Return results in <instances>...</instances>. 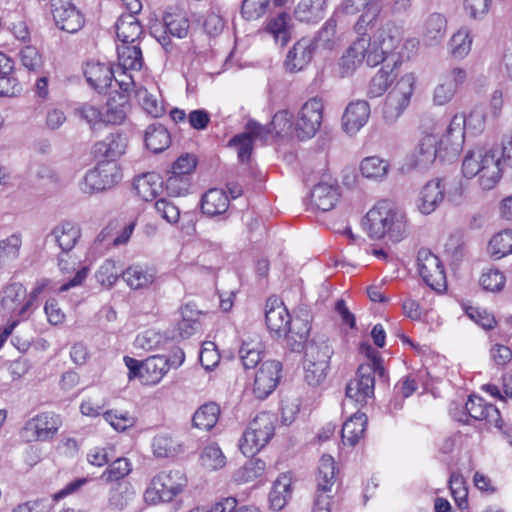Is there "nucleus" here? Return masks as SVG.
Segmentation results:
<instances>
[{"label": "nucleus", "instance_id": "53", "mask_svg": "<svg viewBox=\"0 0 512 512\" xmlns=\"http://www.w3.org/2000/svg\"><path fill=\"white\" fill-rule=\"evenodd\" d=\"M74 115L85 121L90 128L104 124L103 110L92 102H84L74 109Z\"/></svg>", "mask_w": 512, "mask_h": 512}, {"label": "nucleus", "instance_id": "63", "mask_svg": "<svg viewBox=\"0 0 512 512\" xmlns=\"http://www.w3.org/2000/svg\"><path fill=\"white\" fill-rule=\"evenodd\" d=\"M157 214L170 224H175L180 218L179 207L169 199L159 198L154 204Z\"/></svg>", "mask_w": 512, "mask_h": 512}, {"label": "nucleus", "instance_id": "39", "mask_svg": "<svg viewBox=\"0 0 512 512\" xmlns=\"http://www.w3.org/2000/svg\"><path fill=\"white\" fill-rule=\"evenodd\" d=\"M292 478L289 474H281L274 482L269 493V503L273 510H282L292 495Z\"/></svg>", "mask_w": 512, "mask_h": 512}, {"label": "nucleus", "instance_id": "54", "mask_svg": "<svg viewBox=\"0 0 512 512\" xmlns=\"http://www.w3.org/2000/svg\"><path fill=\"white\" fill-rule=\"evenodd\" d=\"M165 32L177 38L187 36L190 23L186 16L181 14L166 13L163 18Z\"/></svg>", "mask_w": 512, "mask_h": 512}, {"label": "nucleus", "instance_id": "12", "mask_svg": "<svg viewBox=\"0 0 512 512\" xmlns=\"http://www.w3.org/2000/svg\"><path fill=\"white\" fill-rule=\"evenodd\" d=\"M1 306L13 316L26 319L32 310V299L29 298L26 288L18 282L7 284L2 289Z\"/></svg>", "mask_w": 512, "mask_h": 512}, {"label": "nucleus", "instance_id": "10", "mask_svg": "<svg viewBox=\"0 0 512 512\" xmlns=\"http://www.w3.org/2000/svg\"><path fill=\"white\" fill-rule=\"evenodd\" d=\"M121 179L122 173L116 162L98 161L96 167L85 174L81 190L85 193L103 191L113 187Z\"/></svg>", "mask_w": 512, "mask_h": 512}, {"label": "nucleus", "instance_id": "5", "mask_svg": "<svg viewBox=\"0 0 512 512\" xmlns=\"http://www.w3.org/2000/svg\"><path fill=\"white\" fill-rule=\"evenodd\" d=\"M276 416L261 412L249 423L240 441L239 448L246 456H253L265 447L274 435Z\"/></svg>", "mask_w": 512, "mask_h": 512}, {"label": "nucleus", "instance_id": "26", "mask_svg": "<svg viewBox=\"0 0 512 512\" xmlns=\"http://www.w3.org/2000/svg\"><path fill=\"white\" fill-rule=\"evenodd\" d=\"M392 63H385L372 77L367 94L371 98L379 97L384 94L398 75V66L401 65L400 59H392Z\"/></svg>", "mask_w": 512, "mask_h": 512}, {"label": "nucleus", "instance_id": "50", "mask_svg": "<svg viewBox=\"0 0 512 512\" xmlns=\"http://www.w3.org/2000/svg\"><path fill=\"white\" fill-rule=\"evenodd\" d=\"M389 163L377 156L366 157L361 161L360 171L365 178L382 180L389 171Z\"/></svg>", "mask_w": 512, "mask_h": 512}, {"label": "nucleus", "instance_id": "56", "mask_svg": "<svg viewBox=\"0 0 512 512\" xmlns=\"http://www.w3.org/2000/svg\"><path fill=\"white\" fill-rule=\"evenodd\" d=\"M131 472V463L126 458H117L102 473L100 479L106 483L116 482L126 477Z\"/></svg>", "mask_w": 512, "mask_h": 512}, {"label": "nucleus", "instance_id": "9", "mask_svg": "<svg viewBox=\"0 0 512 512\" xmlns=\"http://www.w3.org/2000/svg\"><path fill=\"white\" fill-rule=\"evenodd\" d=\"M466 116L455 114L444 134L438 138L440 161H453L460 155L465 141Z\"/></svg>", "mask_w": 512, "mask_h": 512}, {"label": "nucleus", "instance_id": "46", "mask_svg": "<svg viewBox=\"0 0 512 512\" xmlns=\"http://www.w3.org/2000/svg\"><path fill=\"white\" fill-rule=\"evenodd\" d=\"M134 497L135 491L128 482H118L109 491L108 505L114 510H123Z\"/></svg>", "mask_w": 512, "mask_h": 512}, {"label": "nucleus", "instance_id": "59", "mask_svg": "<svg viewBox=\"0 0 512 512\" xmlns=\"http://www.w3.org/2000/svg\"><path fill=\"white\" fill-rule=\"evenodd\" d=\"M103 417L114 430L119 432L133 427L136 423V419L127 411L108 410L103 413Z\"/></svg>", "mask_w": 512, "mask_h": 512}, {"label": "nucleus", "instance_id": "51", "mask_svg": "<svg viewBox=\"0 0 512 512\" xmlns=\"http://www.w3.org/2000/svg\"><path fill=\"white\" fill-rule=\"evenodd\" d=\"M488 251L495 260L501 259L512 253V230H504L492 237L488 245Z\"/></svg>", "mask_w": 512, "mask_h": 512}, {"label": "nucleus", "instance_id": "60", "mask_svg": "<svg viewBox=\"0 0 512 512\" xmlns=\"http://www.w3.org/2000/svg\"><path fill=\"white\" fill-rule=\"evenodd\" d=\"M270 0H242L241 16L247 21L261 18L267 11Z\"/></svg>", "mask_w": 512, "mask_h": 512}, {"label": "nucleus", "instance_id": "2", "mask_svg": "<svg viewBox=\"0 0 512 512\" xmlns=\"http://www.w3.org/2000/svg\"><path fill=\"white\" fill-rule=\"evenodd\" d=\"M364 226L374 239L388 236L391 241L399 242L407 233L405 213L388 201L378 202L367 212Z\"/></svg>", "mask_w": 512, "mask_h": 512}, {"label": "nucleus", "instance_id": "34", "mask_svg": "<svg viewBox=\"0 0 512 512\" xmlns=\"http://www.w3.org/2000/svg\"><path fill=\"white\" fill-rule=\"evenodd\" d=\"M447 29L446 17L441 13L429 14L422 28V37L427 45H435L439 43L445 36Z\"/></svg>", "mask_w": 512, "mask_h": 512}, {"label": "nucleus", "instance_id": "43", "mask_svg": "<svg viewBox=\"0 0 512 512\" xmlns=\"http://www.w3.org/2000/svg\"><path fill=\"white\" fill-rule=\"evenodd\" d=\"M145 144L153 153H160L170 146L171 137L163 125L151 124L145 132Z\"/></svg>", "mask_w": 512, "mask_h": 512}, {"label": "nucleus", "instance_id": "23", "mask_svg": "<svg viewBox=\"0 0 512 512\" xmlns=\"http://www.w3.org/2000/svg\"><path fill=\"white\" fill-rule=\"evenodd\" d=\"M81 237L80 227L71 221H62L56 225L47 239L57 244L64 254L70 253Z\"/></svg>", "mask_w": 512, "mask_h": 512}, {"label": "nucleus", "instance_id": "31", "mask_svg": "<svg viewBox=\"0 0 512 512\" xmlns=\"http://www.w3.org/2000/svg\"><path fill=\"white\" fill-rule=\"evenodd\" d=\"M116 34L122 44H139L143 35V28L133 14H122L116 24Z\"/></svg>", "mask_w": 512, "mask_h": 512}, {"label": "nucleus", "instance_id": "52", "mask_svg": "<svg viewBox=\"0 0 512 512\" xmlns=\"http://www.w3.org/2000/svg\"><path fill=\"white\" fill-rule=\"evenodd\" d=\"M122 270L113 259H106L95 273V279L102 287L112 288L121 276Z\"/></svg>", "mask_w": 512, "mask_h": 512}, {"label": "nucleus", "instance_id": "27", "mask_svg": "<svg viewBox=\"0 0 512 512\" xmlns=\"http://www.w3.org/2000/svg\"><path fill=\"white\" fill-rule=\"evenodd\" d=\"M263 31L270 35L276 44L285 46L291 39L292 22L286 12H279L270 16L265 23Z\"/></svg>", "mask_w": 512, "mask_h": 512}, {"label": "nucleus", "instance_id": "13", "mask_svg": "<svg viewBox=\"0 0 512 512\" xmlns=\"http://www.w3.org/2000/svg\"><path fill=\"white\" fill-rule=\"evenodd\" d=\"M478 421H486L487 424L493 425L498 429H502V418L498 408L492 404L487 403L482 397L471 395L469 396L466 404L465 411L461 416L453 414V417L462 423L468 424L466 416Z\"/></svg>", "mask_w": 512, "mask_h": 512}, {"label": "nucleus", "instance_id": "49", "mask_svg": "<svg viewBox=\"0 0 512 512\" xmlns=\"http://www.w3.org/2000/svg\"><path fill=\"white\" fill-rule=\"evenodd\" d=\"M332 355L333 348L327 340H312L305 348V361L307 362H321L324 365H329Z\"/></svg>", "mask_w": 512, "mask_h": 512}, {"label": "nucleus", "instance_id": "11", "mask_svg": "<svg viewBox=\"0 0 512 512\" xmlns=\"http://www.w3.org/2000/svg\"><path fill=\"white\" fill-rule=\"evenodd\" d=\"M323 110L324 104L319 97H313L302 105L295 123L296 135L300 140L315 136L322 124Z\"/></svg>", "mask_w": 512, "mask_h": 512}, {"label": "nucleus", "instance_id": "62", "mask_svg": "<svg viewBox=\"0 0 512 512\" xmlns=\"http://www.w3.org/2000/svg\"><path fill=\"white\" fill-rule=\"evenodd\" d=\"M253 142L252 138L248 136V133L244 131L231 138L228 145L236 149L239 161L246 163L250 160Z\"/></svg>", "mask_w": 512, "mask_h": 512}, {"label": "nucleus", "instance_id": "22", "mask_svg": "<svg viewBox=\"0 0 512 512\" xmlns=\"http://www.w3.org/2000/svg\"><path fill=\"white\" fill-rule=\"evenodd\" d=\"M370 117V105L364 100L348 104L342 117V126L346 133L356 134Z\"/></svg>", "mask_w": 512, "mask_h": 512}, {"label": "nucleus", "instance_id": "48", "mask_svg": "<svg viewBox=\"0 0 512 512\" xmlns=\"http://www.w3.org/2000/svg\"><path fill=\"white\" fill-rule=\"evenodd\" d=\"M337 23L334 18H329L319 30L317 36L312 41L313 47L332 50L340 40L336 31Z\"/></svg>", "mask_w": 512, "mask_h": 512}, {"label": "nucleus", "instance_id": "64", "mask_svg": "<svg viewBox=\"0 0 512 512\" xmlns=\"http://www.w3.org/2000/svg\"><path fill=\"white\" fill-rule=\"evenodd\" d=\"M504 274L497 269H489L482 273L480 277V285L484 290L490 292H498L504 288L505 285Z\"/></svg>", "mask_w": 512, "mask_h": 512}, {"label": "nucleus", "instance_id": "30", "mask_svg": "<svg viewBox=\"0 0 512 512\" xmlns=\"http://www.w3.org/2000/svg\"><path fill=\"white\" fill-rule=\"evenodd\" d=\"M84 76L94 90L102 92L111 85L114 72L108 64L88 62L84 68Z\"/></svg>", "mask_w": 512, "mask_h": 512}, {"label": "nucleus", "instance_id": "42", "mask_svg": "<svg viewBox=\"0 0 512 512\" xmlns=\"http://www.w3.org/2000/svg\"><path fill=\"white\" fill-rule=\"evenodd\" d=\"M119 69L140 70L143 66L139 44H121L117 47Z\"/></svg>", "mask_w": 512, "mask_h": 512}, {"label": "nucleus", "instance_id": "1", "mask_svg": "<svg viewBox=\"0 0 512 512\" xmlns=\"http://www.w3.org/2000/svg\"><path fill=\"white\" fill-rule=\"evenodd\" d=\"M460 206L466 201V186L462 180L434 178L420 190L416 207L423 215H430L444 202Z\"/></svg>", "mask_w": 512, "mask_h": 512}, {"label": "nucleus", "instance_id": "47", "mask_svg": "<svg viewBox=\"0 0 512 512\" xmlns=\"http://www.w3.org/2000/svg\"><path fill=\"white\" fill-rule=\"evenodd\" d=\"M220 408L216 403L202 405L193 415L192 421L195 427L209 431L217 423Z\"/></svg>", "mask_w": 512, "mask_h": 512}, {"label": "nucleus", "instance_id": "33", "mask_svg": "<svg viewBox=\"0 0 512 512\" xmlns=\"http://www.w3.org/2000/svg\"><path fill=\"white\" fill-rule=\"evenodd\" d=\"M328 0H301L295 10V18L300 22L317 23L325 16Z\"/></svg>", "mask_w": 512, "mask_h": 512}, {"label": "nucleus", "instance_id": "25", "mask_svg": "<svg viewBox=\"0 0 512 512\" xmlns=\"http://www.w3.org/2000/svg\"><path fill=\"white\" fill-rule=\"evenodd\" d=\"M340 197L339 188L334 183L320 182L310 193V203L314 210L327 212L335 207Z\"/></svg>", "mask_w": 512, "mask_h": 512}, {"label": "nucleus", "instance_id": "35", "mask_svg": "<svg viewBox=\"0 0 512 512\" xmlns=\"http://www.w3.org/2000/svg\"><path fill=\"white\" fill-rule=\"evenodd\" d=\"M337 467L334 458L329 454L321 456L316 475V490L331 493L336 482Z\"/></svg>", "mask_w": 512, "mask_h": 512}, {"label": "nucleus", "instance_id": "36", "mask_svg": "<svg viewBox=\"0 0 512 512\" xmlns=\"http://www.w3.org/2000/svg\"><path fill=\"white\" fill-rule=\"evenodd\" d=\"M376 43L382 45V49L386 50L391 55V60L399 59L395 57L393 51L397 49L402 41V29L393 22H386L381 25L374 33Z\"/></svg>", "mask_w": 512, "mask_h": 512}, {"label": "nucleus", "instance_id": "17", "mask_svg": "<svg viewBox=\"0 0 512 512\" xmlns=\"http://www.w3.org/2000/svg\"><path fill=\"white\" fill-rule=\"evenodd\" d=\"M282 365L276 360L264 361L256 372L253 393L258 399H265L277 387Z\"/></svg>", "mask_w": 512, "mask_h": 512}, {"label": "nucleus", "instance_id": "41", "mask_svg": "<svg viewBox=\"0 0 512 512\" xmlns=\"http://www.w3.org/2000/svg\"><path fill=\"white\" fill-rule=\"evenodd\" d=\"M139 105L152 117L158 118L165 113L164 102L159 92H150L145 87H137L134 91Z\"/></svg>", "mask_w": 512, "mask_h": 512}, {"label": "nucleus", "instance_id": "45", "mask_svg": "<svg viewBox=\"0 0 512 512\" xmlns=\"http://www.w3.org/2000/svg\"><path fill=\"white\" fill-rule=\"evenodd\" d=\"M472 41L471 31L467 27L460 28L448 42L449 54L454 59H464L471 51Z\"/></svg>", "mask_w": 512, "mask_h": 512}, {"label": "nucleus", "instance_id": "55", "mask_svg": "<svg viewBox=\"0 0 512 512\" xmlns=\"http://www.w3.org/2000/svg\"><path fill=\"white\" fill-rule=\"evenodd\" d=\"M200 460L202 466L209 470L221 469L226 464V457L220 447L215 443L208 444L204 447Z\"/></svg>", "mask_w": 512, "mask_h": 512}, {"label": "nucleus", "instance_id": "19", "mask_svg": "<svg viewBox=\"0 0 512 512\" xmlns=\"http://www.w3.org/2000/svg\"><path fill=\"white\" fill-rule=\"evenodd\" d=\"M265 307V321L270 333L275 337L286 336L292 322L284 303L277 298H269Z\"/></svg>", "mask_w": 512, "mask_h": 512}, {"label": "nucleus", "instance_id": "57", "mask_svg": "<svg viewBox=\"0 0 512 512\" xmlns=\"http://www.w3.org/2000/svg\"><path fill=\"white\" fill-rule=\"evenodd\" d=\"M162 182L156 174L150 173L140 177L135 183V189L139 196L145 201H149L156 197L158 189L161 187Z\"/></svg>", "mask_w": 512, "mask_h": 512}, {"label": "nucleus", "instance_id": "40", "mask_svg": "<svg viewBox=\"0 0 512 512\" xmlns=\"http://www.w3.org/2000/svg\"><path fill=\"white\" fill-rule=\"evenodd\" d=\"M367 416L364 413L353 414L342 426L341 437L344 444L355 446L364 436Z\"/></svg>", "mask_w": 512, "mask_h": 512}, {"label": "nucleus", "instance_id": "8", "mask_svg": "<svg viewBox=\"0 0 512 512\" xmlns=\"http://www.w3.org/2000/svg\"><path fill=\"white\" fill-rule=\"evenodd\" d=\"M383 376L385 371L380 360L373 358L371 363L359 366L356 376L346 385V397L363 406L374 396L375 373Z\"/></svg>", "mask_w": 512, "mask_h": 512}, {"label": "nucleus", "instance_id": "38", "mask_svg": "<svg viewBox=\"0 0 512 512\" xmlns=\"http://www.w3.org/2000/svg\"><path fill=\"white\" fill-rule=\"evenodd\" d=\"M121 277L132 290L147 289L155 280L154 273L141 265L129 266L121 272Z\"/></svg>", "mask_w": 512, "mask_h": 512}, {"label": "nucleus", "instance_id": "18", "mask_svg": "<svg viewBox=\"0 0 512 512\" xmlns=\"http://www.w3.org/2000/svg\"><path fill=\"white\" fill-rule=\"evenodd\" d=\"M62 425L60 415L53 412L39 414L29 420L24 430L31 434L29 440L45 441L52 438Z\"/></svg>", "mask_w": 512, "mask_h": 512}, {"label": "nucleus", "instance_id": "14", "mask_svg": "<svg viewBox=\"0 0 512 512\" xmlns=\"http://www.w3.org/2000/svg\"><path fill=\"white\" fill-rule=\"evenodd\" d=\"M467 72L464 68L453 67L446 70L439 78L433 90V103L437 106L448 104L455 96L457 90L466 81Z\"/></svg>", "mask_w": 512, "mask_h": 512}, {"label": "nucleus", "instance_id": "32", "mask_svg": "<svg viewBox=\"0 0 512 512\" xmlns=\"http://www.w3.org/2000/svg\"><path fill=\"white\" fill-rule=\"evenodd\" d=\"M168 360L163 355H153L143 361V374H141V383L144 385H155L169 371Z\"/></svg>", "mask_w": 512, "mask_h": 512}, {"label": "nucleus", "instance_id": "6", "mask_svg": "<svg viewBox=\"0 0 512 512\" xmlns=\"http://www.w3.org/2000/svg\"><path fill=\"white\" fill-rule=\"evenodd\" d=\"M187 479L179 470L161 471L150 481L144 492V500L148 504L172 501L186 486Z\"/></svg>", "mask_w": 512, "mask_h": 512}, {"label": "nucleus", "instance_id": "15", "mask_svg": "<svg viewBox=\"0 0 512 512\" xmlns=\"http://www.w3.org/2000/svg\"><path fill=\"white\" fill-rule=\"evenodd\" d=\"M418 271L424 282L432 289L440 290L446 285V274L439 258L427 249H421L417 257Z\"/></svg>", "mask_w": 512, "mask_h": 512}, {"label": "nucleus", "instance_id": "21", "mask_svg": "<svg viewBox=\"0 0 512 512\" xmlns=\"http://www.w3.org/2000/svg\"><path fill=\"white\" fill-rule=\"evenodd\" d=\"M437 143L438 137L433 133L422 136L409 157L410 167L426 169L437 159L440 160V152Z\"/></svg>", "mask_w": 512, "mask_h": 512}, {"label": "nucleus", "instance_id": "24", "mask_svg": "<svg viewBox=\"0 0 512 512\" xmlns=\"http://www.w3.org/2000/svg\"><path fill=\"white\" fill-rule=\"evenodd\" d=\"M130 94L119 93L115 91L110 94L104 115V124L121 125L127 118V114L130 111Z\"/></svg>", "mask_w": 512, "mask_h": 512}, {"label": "nucleus", "instance_id": "28", "mask_svg": "<svg viewBox=\"0 0 512 512\" xmlns=\"http://www.w3.org/2000/svg\"><path fill=\"white\" fill-rule=\"evenodd\" d=\"M58 267L60 271L65 275L75 273V275L70 280L63 283L57 289L58 292H66L71 288L82 285V283L88 276V268H78V262L76 261V259L72 258V256L69 253H67L66 255L64 254V252L61 251V253L58 255Z\"/></svg>", "mask_w": 512, "mask_h": 512}, {"label": "nucleus", "instance_id": "20", "mask_svg": "<svg viewBox=\"0 0 512 512\" xmlns=\"http://www.w3.org/2000/svg\"><path fill=\"white\" fill-rule=\"evenodd\" d=\"M127 146L128 139L124 134L119 132L110 133L94 144L92 153L98 161L116 162L125 154Z\"/></svg>", "mask_w": 512, "mask_h": 512}, {"label": "nucleus", "instance_id": "61", "mask_svg": "<svg viewBox=\"0 0 512 512\" xmlns=\"http://www.w3.org/2000/svg\"><path fill=\"white\" fill-rule=\"evenodd\" d=\"M310 332V325L302 319H295L293 324L288 327L287 337L294 340L293 350H299L307 341Z\"/></svg>", "mask_w": 512, "mask_h": 512}, {"label": "nucleus", "instance_id": "4", "mask_svg": "<svg viewBox=\"0 0 512 512\" xmlns=\"http://www.w3.org/2000/svg\"><path fill=\"white\" fill-rule=\"evenodd\" d=\"M384 61L392 63L389 53L382 49L380 43H376L374 36L372 39L360 37L353 42L342 57L341 66L344 74H350L363 62L370 67H375Z\"/></svg>", "mask_w": 512, "mask_h": 512}, {"label": "nucleus", "instance_id": "58", "mask_svg": "<svg viewBox=\"0 0 512 512\" xmlns=\"http://www.w3.org/2000/svg\"><path fill=\"white\" fill-rule=\"evenodd\" d=\"M190 186L191 180L188 175L174 174L169 171V176L165 181V188L169 196H185L188 194Z\"/></svg>", "mask_w": 512, "mask_h": 512}, {"label": "nucleus", "instance_id": "3", "mask_svg": "<svg viewBox=\"0 0 512 512\" xmlns=\"http://www.w3.org/2000/svg\"><path fill=\"white\" fill-rule=\"evenodd\" d=\"M462 174L466 179L477 177L482 190L493 189L502 177L499 151L495 149L468 151L462 161Z\"/></svg>", "mask_w": 512, "mask_h": 512}, {"label": "nucleus", "instance_id": "29", "mask_svg": "<svg viewBox=\"0 0 512 512\" xmlns=\"http://www.w3.org/2000/svg\"><path fill=\"white\" fill-rule=\"evenodd\" d=\"M313 52L314 47L311 40L303 38L297 41L286 56V69L290 72L301 71L311 61Z\"/></svg>", "mask_w": 512, "mask_h": 512}, {"label": "nucleus", "instance_id": "7", "mask_svg": "<svg viewBox=\"0 0 512 512\" xmlns=\"http://www.w3.org/2000/svg\"><path fill=\"white\" fill-rule=\"evenodd\" d=\"M416 77L414 73L402 75L388 92L382 107V116L387 124H394L409 107L414 94Z\"/></svg>", "mask_w": 512, "mask_h": 512}, {"label": "nucleus", "instance_id": "16", "mask_svg": "<svg viewBox=\"0 0 512 512\" xmlns=\"http://www.w3.org/2000/svg\"><path fill=\"white\" fill-rule=\"evenodd\" d=\"M56 25L63 31L75 33L84 25V17L70 0H51Z\"/></svg>", "mask_w": 512, "mask_h": 512}, {"label": "nucleus", "instance_id": "37", "mask_svg": "<svg viewBox=\"0 0 512 512\" xmlns=\"http://www.w3.org/2000/svg\"><path fill=\"white\" fill-rule=\"evenodd\" d=\"M230 199L222 189H210L201 199L202 212L210 217L224 214L229 208Z\"/></svg>", "mask_w": 512, "mask_h": 512}, {"label": "nucleus", "instance_id": "44", "mask_svg": "<svg viewBox=\"0 0 512 512\" xmlns=\"http://www.w3.org/2000/svg\"><path fill=\"white\" fill-rule=\"evenodd\" d=\"M22 234L13 233L8 237L0 240V268H5L15 262L21 252Z\"/></svg>", "mask_w": 512, "mask_h": 512}]
</instances>
